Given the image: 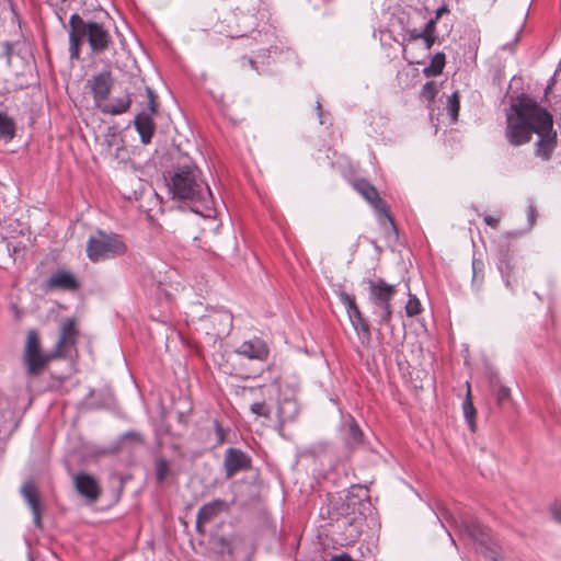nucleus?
Listing matches in <instances>:
<instances>
[{"instance_id": "obj_3", "label": "nucleus", "mask_w": 561, "mask_h": 561, "mask_svg": "<svg viewBox=\"0 0 561 561\" xmlns=\"http://www.w3.org/2000/svg\"><path fill=\"white\" fill-rule=\"evenodd\" d=\"M69 27V51L72 59L80 58L81 44L84 37L88 38L93 53L106 50L112 43L111 34L103 24L85 22L78 13L70 16Z\"/></svg>"}, {"instance_id": "obj_1", "label": "nucleus", "mask_w": 561, "mask_h": 561, "mask_svg": "<svg viewBox=\"0 0 561 561\" xmlns=\"http://www.w3.org/2000/svg\"><path fill=\"white\" fill-rule=\"evenodd\" d=\"M78 337V320L76 318H66L59 325L58 340L54 350L46 353L42 348L38 332L30 330L23 350V363L27 376L32 378L38 377L51 360L66 358L76 348Z\"/></svg>"}, {"instance_id": "obj_43", "label": "nucleus", "mask_w": 561, "mask_h": 561, "mask_svg": "<svg viewBox=\"0 0 561 561\" xmlns=\"http://www.w3.org/2000/svg\"><path fill=\"white\" fill-rule=\"evenodd\" d=\"M448 12V8L446 5H442L439 7L436 11H435V16L433 18L434 20H436L438 22V20L442 18V15L444 13H447Z\"/></svg>"}, {"instance_id": "obj_22", "label": "nucleus", "mask_w": 561, "mask_h": 561, "mask_svg": "<svg viewBox=\"0 0 561 561\" xmlns=\"http://www.w3.org/2000/svg\"><path fill=\"white\" fill-rule=\"evenodd\" d=\"M130 104H131L130 96L129 95H125L124 98L117 99L112 104H104V105L100 106V110L104 114L119 115V114H123V113L127 112V110L129 108Z\"/></svg>"}, {"instance_id": "obj_25", "label": "nucleus", "mask_w": 561, "mask_h": 561, "mask_svg": "<svg viewBox=\"0 0 561 561\" xmlns=\"http://www.w3.org/2000/svg\"><path fill=\"white\" fill-rule=\"evenodd\" d=\"M462 410H463V415H465L466 420L468 421L471 430L473 431L474 430L476 409L471 401L470 390H468L467 398L462 402Z\"/></svg>"}, {"instance_id": "obj_19", "label": "nucleus", "mask_w": 561, "mask_h": 561, "mask_svg": "<svg viewBox=\"0 0 561 561\" xmlns=\"http://www.w3.org/2000/svg\"><path fill=\"white\" fill-rule=\"evenodd\" d=\"M497 268L502 275L505 286L513 290L516 278L514 277V257L508 250L501 252Z\"/></svg>"}, {"instance_id": "obj_38", "label": "nucleus", "mask_w": 561, "mask_h": 561, "mask_svg": "<svg viewBox=\"0 0 561 561\" xmlns=\"http://www.w3.org/2000/svg\"><path fill=\"white\" fill-rule=\"evenodd\" d=\"M228 510V504L225 501H213V515Z\"/></svg>"}, {"instance_id": "obj_18", "label": "nucleus", "mask_w": 561, "mask_h": 561, "mask_svg": "<svg viewBox=\"0 0 561 561\" xmlns=\"http://www.w3.org/2000/svg\"><path fill=\"white\" fill-rule=\"evenodd\" d=\"M213 328L216 330L215 335L217 339L228 336L233 327V317L226 310H213Z\"/></svg>"}, {"instance_id": "obj_47", "label": "nucleus", "mask_w": 561, "mask_h": 561, "mask_svg": "<svg viewBox=\"0 0 561 561\" xmlns=\"http://www.w3.org/2000/svg\"><path fill=\"white\" fill-rule=\"evenodd\" d=\"M247 60H248V62L251 65V67H253V68H254L255 60H254L253 58H249V59H247Z\"/></svg>"}, {"instance_id": "obj_31", "label": "nucleus", "mask_w": 561, "mask_h": 561, "mask_svg": "<svg viewBox=\"0 0 561 561\" xmlns=\"http://www.w3.org/2000/svg\"><path fill=\"white\" fill-rule=\"evenodd\" d=\"M348 436L355 444H359L362 442L363 432L354 420L348 425Z\"/></svg>"}, {"instance_id": "obj_36", "label": "nucleus", "mask_w": 561, "mask_h": 561, "mask_svg": "<svg viewBox=\"0 0 561 561\" xmlns=\"http://www.w3.org/2000/svg\"><path fill=\"white\" fill-rule=\"evenodd\" d=\"M436 24H437L436 20H434L433 18L430 19L427 21V23L425 24L424 28L422 30L423 31V35H428V34L436 35Z\"/></svg>"}, {"instance_id": "obj_45", "label": "nucleus", "mask_w": 561, "mask_h": 561, "mask_svg": "<svg viewBox=\"0 0 561 561\" xmlns=\"http://www.w3.org/2000/svg\"><path fill=\"white\" fill-rule=\"evenodd\" d=\"M317 111H318L320 124H324V121L322 119L323 114H322V106H321L320 101L317 102Z\"/></svg>"}, {"instance_id": "obj_28", "label": "nucleus", "mask_w": 561, "mask_h": 561, "mask_svg": "<svg viewBox=\"0 0 561 561\" xmlns=\"http://www.w3.org/2000/svg\"><path fill=\"white\" fill-rule=\"evenodd\" d=\"M447 106H448L449 114H450L453 121H456L458 117V114H459V108H460L458 92H454L448 98Z\"/></svg>"}, {"instance_id": "obj_27", "label": "nucleus", "mask_w": 561, "mask_h": 561, "mask_svg": "<svg viewBox=\"0 0 561 561\" xmlns=\"http://www.w3.org/2000/svg\"><path fill=\"white\" fill-rule=\"evenodd\" d=\"M169 474V463L165 459L160 458L156 461V477L159 483L163 482Z\"/></svg>"}, {"instance_id": "obj_30", "label": "nucleus", "mask_w": 561, "mask_h": 561, "mask_svg": "<svg viewBox=\"0 0 561 561\" xmlns=\"http://www.w3.org/2000/svg\"><path fill=\"white\" fill-rule=\"evenodd\" d=\"M437 92H438V89H437L436 83L433 81H428L423 85L421 95L428 101H433L435 99Z\"/></svg>"}, {"instance_id": "obj_10", "label": "nucleus", "mask_w": 561, "mask_h": 561, "mask_svg": "<svg viewBox=\"0 0 561 561\" xmlns=\"http://www.w3.org/2000/svg\"><path fill=\"white\" fill-rule=\"evenodd\" d=\"M535 134L538 135L535 150L536 156L548 161L557 147V133L553 130V118L551 117V124L548 123L546 125L541 122Z\"/></svg>"}, {"instance_id": "obj_33", "label": "nucleus", "mask_w": 561, "mask_h": 561, "mask_svg": "<svg viewBox=\"0 0 561 561\" xmlns=\"http://www.w3.org/2000/svg\"><path fill=\"white\" fill-rule=\"evenodd\" d=\"M250 410L253 414L259 416H270V410L266 408L264 402H254L251 404Z\"/></svg>"}, {"instance_id": "obj_2", "label": "nucleus", "mask_w": 561, "mask_h": 561, "mask_svg": "<svg viewBox=\"0 0 561 561\" xmlns=\"http://www.w3.org/2000/svg\"><path fill=\"white\" fill-rule=\"evenodd\" d=\"M541 122L551 124V114L535 100L524 96L512 105V113L507 114L505 137L514 147L528 144Z\"/></svg>"}, {"instance_id": "obj_35", "label": "nucleus", "mask_w": 561, "mask_h": 561, "mask_svg": "<svg viewBox=\"0 0 561 561\" xmlns=\"http://www.w3.org/2000/svg\"><path fill=\"white\" fill-rule=\"evenodd\" d=\"M537 217H538V213H537L536 206L533 202H530L527 207V219H528L530 228L534 227Z\"/></svg>"}, {"instance_id": "obj_6", "label": "nucleus", "mask_w": 561, "mask_h": 561, "mask_svg": "<svg viewBox=\"0 0 561 561\" xmlns=\"http://www.w3.org/2000/svg\"><path fill=\"white\" fill-rule=\"evenodd\" d=\"M126 250L127 247L118 234L105 233L100 230L87 242V256L93 263L123 255Z\"/></svg>"}, {"instance_id": "obj_44", "label": "nucleus", "mask_w": 561, "mask_h": 561, "mask_svg": "<svg viewBox=\"0 0 561 561\" xmlns=\"http://www.w3.org/2000/svg\"><path fill=\"white\" fill-rule=\"evenodd\" d=\"M331 561H353V560H352V559H351V557H350V556H347V554H341V556H335V557H333V558L331 559Z\"/></svg>"}, {"instance_id": "obj_39", "label": "nucleus", "mask_w": 561, "mask_h": 561, "mask_svg": "<svg viewBox=\"0 0 561 561\" xmlns=\"http://www.w3.org/2000/svg\"><path fill=\"white\" fill-rule=\"evenodd\" d=\"M483 220L488 226L492 227L493 229H496L499 227L500 218L486 215L484 216Z\"/></svg>"}, {"instance_id": "obj_4", "label": "nucleus", "mask_w": 561, "mask_h": 561, "mask_svg": "<svg viewBox=\"0 0 561 561\" xmlns=\"http://www.w3.org/2000/svg\"><path fill=\"white\" fill-rule=\"evenodd\" d=\"M440 515L454 528L467 535L485 558L492 561H499L501 559V549L499 545L493 541L490 529L482 525L476 517L467 513L455 516L447 510H442Z\"/></svg>"}, {"instance_id": "obj_17", "label": "nucleus", "mask_w": 561, "mask_h": 561, "mask_svg": "<svg viewBox=\"0 0 561 561\" xmlns=\"http://www.w3.org/2000/svg\"><path fill=\"white\" fill-rule=\"evenodd\" d=\"M272 35L262 33L261 31L253 32L251 37L245 38V46L251 48V51L256 58H265L270 54L267 45L271 43Z\"/></svg>"}, {"instance_id": "obj_13", "label": "nucleus", "mask_w": 561, "mask_h": 561, "mask_svg": "<svg viewBox=\"0 0 561 561\" xmlns=\"http://www.w3.org/2000/svg\"><path fill=\"white\" fill-rule=\"evenodd\" d=\"M268 346L266 343L257 337H254L249 341H244L236 351V353L230 355V358H236L238 356H244L249 359H257L261 362H265L268 357Z\"/></svg>"}, {"instance_id": "obj_14", "label": "nucleus", "mask_w": 561, "mask_h": 561, "mask_svg": "<svg viewBox=\"0 0 561 561\" xmlns=\"http://www.w3.org/2000/svg\"><path fill=\"white\" fill-rule=\"evenodd\" d=\"M22 496L24 497L28 508L33 515V523L37 528L43 527L42 522V503L37 486L33 481L25 482L21 488Z\"/></svg>"}, {"instance_id": "obj_7", "label": "nucleus", "mask_w": 561, "mask_h": 561, "mask_svg": "<svg viewBox=\"0 0 561 561\" xmlns=\"http://www.w3.org/2000/svg\"><path fill=\"white\" fill-rule=\"evenodd\" d=\"M397 294L396 285L386 283L383 278L368 280V299L374 313L379 317V324L388 325L392 318L391 299Z\"/></svg>"}, {"instance_id": "obj_8", "label": "nucleus", "mask_w": 561, "mask_h": 561, "mask_svg": "<svg viewBox=\"0 0 561 561\" xmlns=\"http://www.w3.org/2000/svg\"><path fill=\"white\" fill-rule=\"evenodd\" d=\"M354 188L374 207L381 226H387L394 236L398 234L393 218L390 215L387 203L380 198L378 191L367 180L355 181Z\"/></svg>"}, {"instance_id": "obj_20", "label": "nucleus", "mask_w": 561, "mask_h": 561, "mask_svg": "<svg viewBox=\"0 0 561 561\" xmlns=\"http://www.w3.org/2000/svg\"><path fill=\"white\" fill-rule=\"evenodd\" d=\"M47 285L50 289H65L76 290L79 288V283L76 277L66 271H58L47 280Z\"/></svg>"}, {"instance_id": "obj_11", "label": "nucleus", "mask_w": 561, "mask_h": 561, "mask_svg": "<svg viewBox=\"0 0 561 561\" xmlns=\"http://www.w3.org/2000/svg\"><path fill=\"white\" fill-rule=\"evenodd\" d=\"M252 460L244 451L238 448H228L224 459V470L227 479L232 478L240 471L251 468Z\"/></svg>"}, {"instance_id": "obj_21", "label": "nucleus", "mask_w": 561, "mask_h": 561, "mask_svg": "<svg viewBox=\"0 0 561 561\" xmlns=\"http://www.w3.org/2000/svg\"><path fill=\"white\" fill-rule=\"evenodd\" d=\"M135 127L141 138V141L147 145L151 141L154 133V122L150 115L141 113L136 116Z\"/></svg>"}, {"instance_id": "obj_15", "label": "nucleus", "mask_w": 561, "mask_h": 561, "mask_svg": "<svg viewBox=\"0 0 561 561\" xmlns=\"http://www.w3.org/2000/svg\"><path fill=\"white\" fill-rule=\"evenodd\" d=\"M75 488L82 496L91 502H96L101 495V488L98 481L88 473H78L73 478Z\"/></svg>"}, {"instance_id": "obj_12", "label": "nucleus", "mask_w": 561, "mask_h": 561, "mask_svg": "<svg viewBox=\"0 0 561 561\" xmlns=\"http://www.w3.org/2000/svg\"><path fill=\"white\" fill-rule=\"evenodd\" d=\"M88 87L93 95L95 105L100 108L102 102L107 99L113 87V78L110 71L95 75L88 81Z\"/></svg>"}, {"instance_id": "obj_29", "label": "nucleus", "mask_w": 561, "mask_h": 561, "mask_svg": "<svg viewBox=\"0 0 561 561\" xmlns=\"http://www.w3.org/2000/svg\"><path fill=\"white\" fill-rule=\"evenodd\" d=\"M472 283L480 286L483 282V262L479 260L472 261Z\"/></svg>"}, {"instance_id": "obj_32", "label": "nucleus", "mask_w": 561, "mask_h": 561, "mask_svg": "<svg viewBox=\"0 0 561 561\" xmlns=\"http://www.w3.org/2000/svg\"><path fill=\"white\" fill-rule=\"evenodd\" d=\"M230 434V428H224L217 422L215 423V435H216V444L221 445L228 442V435Z\"/></svg>"}, {"instance_id": "obj_5", "label": "nucleus", "mask_w": 561, "mask_h": 561, "mask_svg": "<svg viewBox=\"0 0 561 561\" xmlns=\"http://www.w3.org/2000/svg\"><path fill=\"white\" fill-rule=\"evenodd\" d=\"M167 186L172 197L179 201H195L202 193L197 170L190 165L175 169L167 178Z\"/></svg>"}, {"instance_id": "obj_16", "label": "nucleus", "mask_w": 561, "mask_h": 561, "mask_svg": "<svg viewBox=\"0 0 561 561\" xmlns=\"http://www.w3.org/2000/svg\"><path fill=\"white\" fill-rule=\"evenodd\" d=\"M210 520V504L203 505L197 514L196 519V531L197 537L193 539L194 549L203 554H206L208 552V548L205 545L204 538L206 537L205 534V526Z\"/></svg>"}, {"instance_id": "obj_40", "label": "nucleus", "mask_w": 561, "mask_h": 561, "mask_svg": "<svg viewBox=\"0 0 561 561\" xmlns=\"http://www.w3.org/2000/svg\"><path fill=\"white\" fill-rule=\"evenodd\" d=\"M408 36H409V41L413 42V41L421 39L424 35H423V31H417V30L413 28V30L408 31Z\"/></svg>"}, {"instance_id": "obj_34", "label": "nucleus", "mask_w": 561, "mask_h": 561, "mask_svg": "<svg viewBox=\"0 0 561 561\" xmlns=\"http://www.w3.org/2000/svg\"><path fill=\"white\" fill-rule=\"evenodd\" d=\"M510 396H511L510 388H507L505 386H501L496 392V403L499 405H503L510 399Z\"/></svg>"}, {"instance_id": "obj_23", "label": "nucleus", "mask_w": 561, "mask_h": 561, "mask_svg": "<svg viewBox=\"0 0 561 561\" xmlns=\"http://www.w3.org/2000/svg\"><path fill=\"white\" fill-rule=\"evenodd\" d=\"M445 66V54L437 53L433 56L431 64L423 69L426 77H436L443 72Z\"/></svg>"}, {"instance_id": "obj_41", "label": "nucleus", "mask_w": 561, "mask_h": 561, "mask_svg": "<svg viewBox=\"0 0 561 561\" xmlns=\"http://www.w3.org/2000/svg\"><path fill=\"white\" fill-rule=\"evenodd\" d=\"M421 39L424 41L425 48L431 49L436 41V35H434V34L424 35Z\"/></svg>"}, {"instance_id": "obj_9", "label": "nucleus", "mask_w": 561, "mask_h": 561, "mask_svg": "<svg viewBox=\"0 0 561 561\" xmlns=\"http://www.w3.org/2000/svg\"><path fill=\"white\" fill-rule=\"evenodd\" d=\"M337 297L341 304L345 307L348 319L362 344H369L371 340L370 325L359 310L355 296L340 290L337 291Z\"/></svg>"}, {"instance_id": "obj_24", "label": "nucleus", "mask_w": 561, "mask_h": 561, "mask_svg": "<svg viewBox=\"0 0 561 561\" xmlns=\"http://www.w3.org/2000/svg\"><path fill=\"white\" fill-rule=\"evenodd\" d=\"M15 135V123L7 114L0 113V138L11 140Z\"/></svg>"}, {"instance_id": "obj_46", "label": "nucleus", "mask_w": 561, "mask_h": 561, "mask_svg": "<svg viewBox=\"0 0 561 561\" xmlns=\"http://www.w3.org/2000/svg\"><path fill=\"white\" fill-rule=\"evenodd\" d=\"M278 412H279V416H280L284 421L288 419V417L285 415L284 407H283V405H280V407H279Z\"/></svg>"}, {"instance_id": "obj_26", "label": "nucleus", "mask_w": 561, "mask_h": 561, "mask_svg": "<svg viewBox=\"0 0 561 561\" xmlns=\"http://www.w3.org/2000/svg\"><path fill=\"white\" fill-rule=\"evenodd\" d=\"M423 308L419 298L413 294H409V299L405 305V314L412 318L420 314Z\"/></svg>"}, {"instance_id": "obj_37", "label": "nucleus", "mask_w": 561, "mask_h": 561, "mask_svg": "<svg viewBox=\"0 0 561 561\" xmlns=\"http://www.w3.org/2000/svg\"><path fill=\"white\" fill-rule=\"evenodd\" d=\"M147 93H148V99H149L148 107H149L151 114H156L157 106H158V103L156 101V95L153 94V92L150 89L147 90Z\"/></svg>"}, {"instance_id": "obj_42", "label": "nucleus", "mask_w": 561, "mask_h": 561, "mask_svg": "<svg viewBox=\"0 0 561 561\" xmlns=\"http://www.w3.org/2000/svg\"><path fill=\"white\" fill-rule=\"evenodd\" d=\"M551 514H552L553 519L556 522H558L559 524H561V503L554 505L551 508Z\"/></svg>"}]
</instances>
